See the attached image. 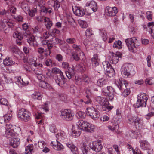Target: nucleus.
Wrapping results in <instances>:
<instances>
[{
    "label": "nucleus",
    "mask_w": 154,
    "mask_h": 154,
    "mask_svg": "<svg viewBox=\"0 0 154 154\" xmlns=\"http://www.w3.org/2000/svg\"><path fill=\"white\" fill-rule=\"evenodd\" d=\"M108 128L112 131L118 133L119 132L118 129L119 128V126L116 125L112 126L109 125L108 126Z\"/></svg>",
    "instance_id": "35"
},
{
    "label": "nucleus",
    "mask_w": 154,
    "mask_h": 154,
    "mask_svg": "<svg viewBox=\"0 0 154 154\" xmlns=\"http://www.w3.org/2000/svg\"><path fill=\"white\" fill-rule=\"evenodd\" d=\"M43 44L47 45L48 49L50 50L53 47V45L52 43H48V42L45 41Z\"/></svg>",
    "instance_id": "60"
},
{
    "label": "nucleus",
    "mask_w": 154,
    "mask_h": 154,
    "mask_svg": "<svg viewBox=\"0 0 154 154\" xmlns=\"http://www.w3.org/2000/svg\"><path fill=\"white\" fill-rule=\"evenodd\" d=\"M51 145L55 149L57 150H60L63 148V146L57 140L56 142H51Z\"/></svg>",
    "instance_id": "22"
},
{
    "label": "nucleus",
    "mask_w": 154,
    "mask_h": 154,
    "mask_svg": "<svg viewBox=\"0 0 154 154\" xmlns=\"http://www.w3.org/2000/svg\"><path fill=\"white\" fill-rule=\"evenodd\" d=\"M69 66L68 63L67 62H63L62 63V67L64 69H67Z\"/></svg>",
    "instance_id": "64"
},
{
    "label": "nucleus",
    "mask_w": 154,
    "mask_h": 154,
    "mask_svg": "<svg viewBox=\"0 0 154 154\" xmlns=\"http://www.w3.org/2000/svg\"><path fill=\"white\" fill-rule=\"evenodd\" d=\"M67 146L69 148L73 154H79L78 148L72 143H67Z\"/></svg>",
    "instance_id": "26"
},
{
    "label": "nucleus",
    "mask_w": 154,
    "mask_h": 154,
    "mask_svg": "<svg viewBox=\"0 0 154 154\" xmlns=\"http://www.w3.org/2000/svg\"><path fill=\"white\" fill-rule=\"evenodd\" d=\"M45 143L43 141H39L38 143V147L41 149H43L45 146Z\"/></svg>",
    "instance_id": "58"
},
{
    "label": "nucleus",
    "mask_w": 154,
    "mask_h": 154,
    "mask_svg": "<svg viewBox=\"0 0 154 154\" xmlns=\"http://www.w3.org/2000/svg\"><path fill=\"white\" fill-rule=\"evenodd\" d=\"M48 4L53 6L54 10L57 11L60 7V3L54 1V0H50L48 2Z\"/></svg>",
    "instance_id": "24"
},
{
    "label": "nucleus",
    "mask_w": 154,
    "mask_h": 154,
    "mask_svg": "<svg viewBox=\"0 0 154 154\" xmlns=\"http://www.w3.org/2000/svg\"><path fill=\"white\" fill-rule=\"evenodd\" d=\"M148 98L145 93H140L137 96V100L136 103L133 105L135 108L140 107H145L146 105V101Z\"/></svg>",
    "instance_id": "3"
},
{
    "label": "nucleus",
    "mask_w": 154,
    "mask_h": 154,
    "mask_svg": "<svg viewBox=\"0 0 154 154\" xmlns=\"http://www.w3.org/2000/svg\"><path fill=\"white\" fill-rule=\"evenodd\" d=\"M72 57L75 60L78 61L80 59L79 57L76 53H72Z\"/></svg>",
    "instance_id": "57"
},
{
    "label": "nucleus",
    "mask_w": 154,
    "mask_h": 154,
    "mask_svg": "<svg viewBox=\"0 0 154 154\" xmlns=\"http://www.w3.org/2000/svg\"><path fill=\"white\" fill-rule=\"evenodd\" d=\"M147 19L149 21L152 19V12L150 11H147L146 13Z\"/></svg>",
    "instance_id": "59"
},
{
    "label": "nucleus",
    "mask_w": 154,
    "mask_h": 154,
    "mask_svg": "<svg viewBox=\"0 0 154 154\" xmlns=\"http://www.w3.org/2000/svg\"><path fill=\"white\" fill-rule=\"evenodd\" d=\"M32 97L34 99L41 100L42 97V95L41 93L35 92L32 95Z\"/></svg>",
    "instance_id": "33"
},
{
    "label": "nucleus",
    "mask_w": 154,
    "mask_h": 154,
    "mask_svg": "<svg viewBox=\"0 0 154 154\" xmlns=\"http://www.w3.org/2000/svg\"><path fill=\"white\" fill-rule=\"evenodd\" d=\"M105 11L107 16H114L118 12V9L116 7L111 8L108 6L106 7Z\"/></svg>",
    "instance_id": "16"
},
{
    "label": "nucleus",
    "mask_w": 154,
    "mask_h": 154,
    "mask_svg": "<svg viewBox=\"0 0 154 154\" xmlns=\"http://www.w3.org/2000/svg\"><path fill=\"white\" fill-rule=\"evenodd\" d=\"M113 46L114 48H116L118 49H121L122 47V42L119 40L116 41L114 43Z\"/></svg>",
    "instance_id": "42"
},
{
    "label": "nucleus",
    "mask_w": 154,
    "mask_h": 154,
    "mask_svg": "<svg viewBox=\"0 0 154 154\" xmlns=\"http://www.w3.org/2000/svg\"><path fill=\"white\" fill-rule=\"evenodd\" d=\"M93 34L92 30L90 29H87L85 32V35L88 38H89Z\"/></svg>",
    "instance_id": "56"
},
{
    "label": "nucleus",
    "mask_w": 154,
    "mask_h": 154,
    "mask_svg": "<svg viewBox=\"0 0 154 154\" xmlns=\"http://www.w3.org/2000/svg\"><path fill=\"white\" fill-rule=\"evenodd\" d=\"M67 69L68 71H66V74L67 77L68 79H70L73 76L75 75V72L74 70V68L72 66H70Z\"/></svg>",
    "instance_id": "21"
},
{
    "label": "nucleus",
    "mask_w": 154,
    "mask_h": 154,
    "mask_svg": "<svg viewBox=\"0 0 154 154\" xmlns=\"http://www.w3.org/2000/svg\"><path fill=\"white\" fill-rule=\"evenodd\" d=\"M111 55L109 56L110 63L114 64H116L119 61V58L122 57V54L120 53H116V54L111 52Z\"/></svg>",
    "instance_id": "14"
},
{
    "label": "nucleus",
    "mask_w": 154,
    "mask_h": 154,
    "mask_svg": "<svg viewBox=\"0 0 154 154\" xmlns=\"http://www.w3.org/2000/svg\"><path fill=\"white\" fill-rule=\"evenodd\" d=\"M89 123L87 122L84 121H81L79 123V125H80V129H82L83 131H85L88 125H89Z\"/></svg>",
    "instance_id": "29"
},
{
    "label": "nucleus",
    "mask_w": 154,
    "mask_h": 154,
    "mask_svg": "<svg viewBox=\"0 0 154 154\" xmlns=\"http://www.w3.org/2000/svg\"><path fill=\"white\" fill-rule=\"evenodd\" d=\"M140 146L143 150L148 149L149 148L150 145L149 143L146 140H141L140 141Z\"/></svg>",
    "instance_id": "25"
},
{
    "label": "nucleus",
    "mask_w": 154,
    "mask_h": 154,
    "mask_svg": "<svg viewBox=\"0 0 154 154\" xmlns=\"http://www.w3.org/2000/svg\"><path fill=\"white\" fill-rule=\"evenodd\" d=\"M22 7L23 8V9L24 11H26V12L27 13V11L29 9L28 7V5L27 4H23L22 5Z\"/></svg>",
    "instance_id": "63"
},
{
    "label": "nucleus",
    "mask_w": 154,
    "mask_h": 154,
    "mask_svg": "<svg viewBox=\"0 0 154 154\" xmlns=\"http://www.w3.org/2000/svg\"><path fill=\"white\" fill-rule=\"evenodd\" d=\"M66 41L68 44H72L75 43L76 42V40L74 38H69L66 39Z\"/></svg>",
    "instance_id": "54"
},
{
    "label": "nucleus",
    "mask_w": 154,
    "mask_h": 154,
    "mask_svg": "<svg viewBox=\"0 0 154 154\" xmlns=\"http://www.w3.org/2000/svg\"><path fill=\"white\" fill-rule=\"evenodd\" d=\"M133 69V66L130 64H124L121 70L122 76L125 78L130 77L131 75V72Z\"/></svg>",
    "instance_id": "7"
},
{
    "label": "nucleus",
    "mask_w": 154,
    "mask_h": 154,
    "mask_svg": "<svg viewBox=\"0 0 154 154\" xmlns=\"http://www.w3.org/2000/svg\"><path fill=\"white\" fill-rule=\"evenodd\" d=\"M35 40V37L33 35H29L27 39V42L30 45L34 46L33 42Z\"/></svg>",
    "instance_id": "39"
},
{
    "label": "nucleus",
    "mask_w": 154,
    "mask_h": 154,
    "mask_svg": "<svg viewBox=\"0 0 154 154\" xmlns=\"http://www.w3.org/2000/svg\"><path fill=\"white\" fill-rule=\"evenodd\" d=\"M75 104L76 106L80 107H82L83 105H85L83 103V99H81L75 101Z\"/></svg>",
    "instance_id": "53"
},
{
    "label": "nucleus",
    "mask_w": 154,
    "mask_h": 154,
    "mask_svg": "<svg viewBox=\"0 0 154 154\" xmlns=\"http://www.w3.org/2000/svg\"><path fill=\"white\" fill-rule=\"evenodd\" d=\"M13 37L14 38H17V39H22L23 36L22 34L18 31H15L13 34Z\"/></svg>",
    "instance_id": "48"
},
{
    "label": "nucleus",
    "mask_w": 154,
    "mask_h": 154,
    "mask_svg": "<svg viewBox=\"0 0 154 154\" xmlns=\"http://www.w3.org/2000/svg\"><path fill=\"white\" fill-rule=\"evenodd\" d=\"M52 61L50 59H47L45 61V65L47 66L53 67L55 66L56 64L55 63L52 62Z\"/></svg>",
    "instance_id": "36"
},
{
    "label": "nucleus",
    "mask_w": 154,
    "mask_h": 154,
    "mask_svg": "<svg viewBox=\"0 0 154 154\" xmlns=\"http://www.w3.org/2000/svg\"><path fill=\"white\" fill-rule=\"evenodd\" d=\"M95 100L98 103L102 106V109L105 111H109L113 108V106H108L109 102L106 98L103 97L98 96L95 98Z\"/></svg>",
    "instance_id": "5"
},
{
    "label": "nucleus",
    "mask_w": 154,
    "mask_h": 154,
    "mask_svg": "<svg viewBox=\"0 0 154 154\" xmlns=\"http://www.w3.org/2000/svg\"><path fill=\"white\" fill-rule=\"evenodd\" d=\"M83 103L85 105H89L91 104L92 101L88 95H86L85 97L84 98Z\"/></svg>",
    "instance_id": "38"
},
{
    "label": "nucleus",
    "mask_w": 154,
    "mask_h": 154,
    "mask_svg": "<svg viewBox=\"0 0 154 154\" xmlns=\"http://www.w3.org/2000/svg\"><path fill=\"white\" fill-rule=\"evenodd\" d=\"M49 129L50 131L53 133H56L57 131L55 126L54 125H50Z\"/></svg>",
    "instance_id": "50"
},
{
    "label": "nucleus",
    "mask_w": 154,
    "mask_h": 154,
    "mask_svg": "<svg viewBox=\"0 0 154 154\" xmlns=\"http://www.w3.org/2000/svg\"><path fill=\"white\" fill-rule=\"evenodd\" d=\"M61 114L63 116V118L67 121H70L72 119L73 116L71 111L70 109H64L62 110L61 112Z\"/></svg>",
    "instance_id": "15"
},
{
    "label": "nucleus",
    "mask_w": 154,
    "mask_h": 154,
    "mask_svg": "<svg viewBox=\"0 0 154 154\" xmlns=\"http://www.w3.org/2000/svg\"><path fill=\"white\" fill-rule=\"evenodd\" d=\"M95 130L94 126L92 124L89 123V125H88L86 132L90 133H92L94 132Z\"/></svg>",
    "instance_id": "40"
},
{
    "label": "nucleus",
    "mask_w": 154,
    "mask_h": 154,
    "mask_svg": "<svg viewBox=\"0 0 154 154\" xmlns=\"http://www.w3.org/2000/svg\"><path fill=\"white\" fill-rule=\"evenodd\" d=\"M90 148L96 152L100 151L102 149V146L100 142L99 141H94L89 144Z\"/></svg>",
    "instance_id": "12"
},
{
    "label": "nucleus",
    "mask_w": 154,
    "mask_h": 154,
    "mask_svg": "<svg viewBox=\"0 0 154 154\" xmlns=\"http://www.w3.org/2000/svg\"><path fill=\"white\" fill-rule=\"evenodd\" d=\"M115 84L121 91L124 90L122 92L123 96H126L130 94L129 89L127 88L128 85V81L125 80H123L121 78L117 79Z\"/></svg>",
    "instance_id": "1"
},
{
    "label": "nucleus",
    "mask_w": 154,
    "mask_h": 154,
    "mask_svg": "<svg viewBox=\"0 0 154 154\" xmlns=\"http://www.w3.org/2000/svg\"><path fill=\"white\" fill-rule=\"evenodd\" d=\"M100 35L101 36L102 39L104 41L106 40L108 38V36L106 31L103 29H99Z\"/></svg>",
    "instance_id": "28"
},
{
    "label": "nucleus",
    "mask_w": 154,
    "mask_h": 154,
    "mask_svg": "<svg viewBox=\"0 0 154 154\" xmlns=\"http://www.w3.org/2000/svg\"><path fill=\"white\" fill-rule=\"evenodd\" d=\"M36 2L39 7L42 8L41 9V13L43 15H45L47 13H51L52 11V9L51 8H47L44 6L45 4V2L43 0H36Z\"/></svg>",
    "instance_id": "11"
},
{
    "label": "nucleus",
    "mask_w": 154,
    "mask_h": 154,
    "mask_svg": "<svg viewBox=\"0 0 154 154\" xmlns=\"http://www.w3.org/2000/svg\"><path fill=\"white\" fill-rule=\"evenodd\" d=\"M56 137L60 140H63L66 137V135L63 131H61L56 134Z\"/></svg>",
    "instance_id": "34"
},
{
    "label": "nucleus",
    "mask_w": 154,
    "mask_h": 154,
    "mask_svg": "<svg viewBox=\"0 0 154 154\" xmlns=\"http://www.w3.org/2000/svg\"><path fill=\"white\" fill-rule=\"evenodd\" d=\"M102 64L104 70L106 71L107 73H110L114 70L108 61H104L103 62Z\"/></svg>",
    "instance_id": "20"
},
{
    "label": "nucleus",
    "mask_w": 154,
    "mask_h": 154,
    "mask_svg": "<svg viewBox=\"0 0 154 154\" xmlns=\"http://www.w3.org/2000/svg\"><path fill=\"white\" fill-rule=\"evenodd\" d=\"M34 146L32 144L29 145L25 148V153L26 154H32L33 152Z\"/></svg>",
    "instance_id": "30"
},
{
    "label": "nucleus",
    "mask_w": 154,
    "mask_h": 154,
    "mask_svg": "<svg viewBox=\"0 0 154 154\" xmlns=\"http://www.w3.org/2000/svg\"><path fill=\"white\" fill-rule=\"evenodd\" d=\"M20 143V139L18 137H13L10 141V145L14 148L17 147Z\"/></svg>",
    "instance_id": "23"
},
{
    "label": "nucleus",
    "mask_w": 154,
    "mask_h": 154,
    "mask_svg": "<svg viewBox=\"0 0 154 154\" xmlns=\"http://www.w3.org/2000/svg\"><path fill=\"white\" fill-rule=\"evenodd\" d=\"M72 136L74 137H76L79 136L81 134L80 131H79V130L78 131L77 130H74L72 131Z\"/></svg>",
    "instance_id": "51"
},
{
    "label": "nucleus",
    "mask_w": 154,
    "mask_h": 154,
    "mask_svg": "<svg viewBox=\"0 0 154 154\" xmlns=\"http://www.w3.org/2000/svg\"><path fill=\"white\" fill-rule=\"evenodd\" d=\"M51 72L55 75L54 77L56 82L62 87L64 84V78L62 72L59 69L55 67L52 69Z\"/></svg>",
    "instance_id": "2"
},
{
    "label": "nucleus",
    "mask_w": 154,
    "mask_h": 154,
    "mask_svg": "<svg viewBox=\"0 0 154 154\" xmlns=\"http://www.w3.org/2000/svg\"><path fill=\"white\" fill-rule=\"evenodd\" d=\"M72 10L74 13L78 16H82L85 14V11L80 7L72 6Z\"/></svg>",
    "instance_id": "17"
},
{
    "label": "nucleus",
    "mask_w": 154,
    "mask_h": 154,
    "mask_svg": "<svg viewBox=\"0 0 154 154\" xmlns=\"http://www.w3.org/2000/svg\"><path fill=\"white\" fill-rule=\"evenodd\" d=\"M16 83L19 85L21 86L22 85L23 86L24 85H26L25 83L23 81V79H21L19 77L17 79L16 81Z\"/></svg>",
    "instance_id": "49"
},
{
    "label": "nucleus",
    "mask_w": 154,
    "mask_h": 154,
    "mask_svg": "<svg viewBox=\"0 0 154 154\" xmlns=\"http://www.w3.org/2000/svg\"><path fill=\"white\" fill-rule=\"evenodd\" d=\"M5 134L7 138H9L14 136L15 134L12 125L6 124L5 127Z\"/></svg>",
    "instance_id": "13"
},
{
    "label": "nucleus",
    "mask_w": 154,
    "mask_h": 154,
    "mask_svg": "<svg viewBox=\"0 0 154 154\" xmlns=\"http://www.w3.org/2000/svg\"><path fill=\"white\" fill-rule=\"evenodd\" d=\"M81 150L83 154H87L88 151V148L84 144H83L81 146Z\"/></svg>",
    "instance_id": "43"
},
{
    "label": "nucleus",
    "mask_w": 154,
    "mask_h": 154,
    "mask_svg": "<svg viewBox=\"0 0 154 154\" xmlns=\"http://www.w3.org/2000/svg\"><path fill=\"white\" fill-rule=\"evenodd\" d=\"M33 33H35L41 31V29L38 26H36L32 28Z\"/></svg>",
    "instance_id": "61"
},
{
    "label": "nucleus",
    "mask_w": 154,
    "mask_h": 154,
    "mask_svg": "<svg viewBox=\"0 0 154 154\" xmlns=\"http://www.w3.org/2000/svg\"><path fill=\"white\" fill-rule=\"evenodd\" d=\"M86 6L89 7V10L91 13L96 12L97 11V3L94 1H91L89 2H88L86 4Z\"/></svg>",
    "instance_id": "19"
},
{
    "label": "nucleus",
    "mask_w": 154,
    "mask_h": 154,
    "mask_svg": "<svg viewBox=\"0 0 154 154\" xmlns=\"http://www.w3.org/2000/svg\"><path fill=\"white\" fill-rule=\"evenodd\" d=\"M145 83L149 85H152L154 83V78L152 77L149 78L145 80Z\"/></svg>",
    "instance_id": "47"
},
{
    "label": "nucleus",
    "mask_w": 154,
    "mask_h": 154,
    "mask_svg": "<svg viewBox=\"0 0 154 154\" xmlns=\"http://www.w3.org/2000/svg\"><path fill=\"white\" fill-rule=\"evenodd\" d=\"M83 81L88 84L90 82V80L89 77L87 75L83 76L82 78Z\"/></svg>",
    "instance_id": "55"
},
{
    "label": "nucleus",
    "mask_w": 154,
    "mask_h": 154,
    "mask_svg": "<svg viewBox=\"0 0 154 154\" xmlns=\"http://www.w3.org/2000/svg\"><path fill=\"white\" fill-rule=\"evenodd\" d=\"M82 79L79 76H75V84L78 85H81L82 83Z\"/></svg>",
    "instance_id": "44"
},
{
    "label": "nucleus",
    "mask_w": 154,
    "mask_h": 154,
    "mask_svg": "<svg viewBox=\"0 0 154 154\" xmlns=\"http://www.w3.org/2000/svg\"><path fill=\"white\" fill-rule=\"evenodd\" d=\"M44 20L45 22V25L47 29H50L53 24L52 21L49 18L47 17L45 18Z\"/></svg>",
    "instance_id": "27"
},
{
    "label": "nucleus",
    "mask_w": 154,
    "mask_h": 154,
    "mask_svg": "<svg viewBox=\"0 0 154 154\" xmlns=\"http://www.w3.org/2000/svg\"><path fill=\"white\" fill-rule=\"evenodd\" d=\"M143 27L146 30L149 32L151 36L154 38V22H149L148 23L147 26L143 25Z\"/></svg>",
    "instance_id": "18"
},
{
    "label": "nucleus",
    "mask_w": 154,
    "mask_h": 154,
    "mask_svg": "<svg viewBox=\"0 0 154 154\" xmlns=\"http://www.w3.org/2000/svg\"><path fill=\"white\" fill-rule=\"evenodd\" d=\"M125 42L129 50L132 52H134L140 44L138 40L135 37L125 39Z\"/></svg>",
    "instance_id": "4"
},
{
    "label": "nucleus",
    "mask_w": 154,
    "mask_h": 154,
    "mask_svg": "<svg viewBox=\"0 0 154 154\" xmlns=\"http://www.w3.org/2000/svg\"><path fill=\"white\" fill-rule=\"evenodd\" d=\"M77 117L80 119H84L86 117L85 113L82 111H79L76 114Z\"/></svg>",
    "instance_id": "41"
},
{
    "label": "nucleus",
    "mask_w": 154,
    "mask_h": 154,
    "mask_svg": "<svg viewBox=\"0 0 154 154\" xmlns=\"http://www.w3.org/2000/svg\"><path fill=\"white\" fill-rule=\"evenodd\" d=\"M36 9L35 8H33L32 9H29L27 11V13H28L30 16L33 17L35 15V13L36 12Z\"/></svg>",
    "instance_id": "45"
},
{
    "label": "nucleus",
    "mask_w": 154,
    "mask_h": 154,
    "mask_svg": "<svg viewBox=\"0 0 154 154\" xmlns=\"http://www.w3.org/2000/svg\"><path fill=\"white\" fill-rule=\"evenodd\" d=\"M0 96V103L1 104L7 106L8 104V103L7 100L4 98H1Z\"/></svg>",
    "instance_id": "52"
},
{
    "label": "nucleus",
    "mask_w": 154,
    "mask_h": 154,
    "mask_svg": "<svg viewBox=\"0 0 154 154\" xmlns=\"http://www.w3.org/2000/svg\"><path fill=\"white\" fill-rule=\"evenodd\" d=\"M51 32L52 33V35L55 36L57 34L59 33L60 31L57 29L54 28L52 29Z\"/></svg>",
    "instance_id": "62"
},
{
    "label": "nucleus",
    "mask_w": 154,
    "mask_h": 154,
    "mask_svg": "<svg viewBox=\"0 0 154 154\" xmlns=\"http://www.w3.org/2000/svg\"><path fill=\"white\" fill-rule=\"evenodd\" d=\"M3 63L5 65L9 66L12 65L14 63L11 57H7L3 60Z\"/></svg>",
    "instance_id": "31"
},
{
    "label": "nucleus",
    "mask_w": 154,
    "mask_h": 154,
    "mask_svg": "<svg viewBox=\"0 0 154 154\" xmlns=\"http://www.w3.org/2000/svg\"><path fill=\"white\" fill-rule=\"evenodd\" d=\"M128 122L133 125L137 126L141 123L140 119L137 116L128 114L127 117Z\"/></svg>",
    "instance_id": "10"
},
{
    "label": "nucleus",
    "mask_w": 154,
    "mask_h": 154,
    "mask_svg": "<svg viewBox=\"0 0 154 154\" xmlns=\"http://www.w3.org/2000/svg\"><path fill=\"white\" fill-rule=\"evenodd\" d=\"M115 92V90L111 86H108L106 88H103L102 90V92L103 94L107 96L109 100L110 101H112L114 99Z\"/></svg>",
    "instance_id": "8"
},
{
    "label": "nucleus",
    "mask_w": 154,
    "mask_h": 154,
    "mask_svg": "<svg viewBox=\"0 0 154 154\" xmlns=\"http://www.w3.org/2000/svg\"><path fill=\"white\" fill-rule=\"evenodd\" d=\"M36 110L35 107H33L32 108V111L34 112V116H35V118L38 119H40L42 117V114L38 113V112H36Z\"/></svg>",
    "instance_id": "37"
},
{
    "label": "nucleus",
    "mask_w": 154,
    "mask_h": 154,
    "mask_svg": "<svg viewBox=\"0 0 154 154\" xmlns=\"http://www.w3.org/2000/svg\"><path fill=\"white\" fill-rule=\"evenodd\" d=\"M11 114H6L3 116V119H4L5 122H7L11 119Z\"/></svg>",
    "instance_id": "46"
},
{
    "label": "nucleus",
    "mask_w": 154,
    "mask_h": 154,
    "mask_svg": "<svg viewBox=\"0 0 154 154\" xmlns=\"http://www.w3.org/2000/svg\"><path fill=\"white\" fill-rule=\"evenodd\" d=\"M31 113L24 109L19 110L17 114V117L20 118L21 120L27 122L31 119Z\"/></svg>",
    "instance_id": "6"
},
{
    "label": "nucleus",
    "mask_w": 154,
    "mask_h": 154,
    "mask_svg": "<svg viewBox=\"0 0 154 154\" xmlns=\"http://www.w3.org/2000/svg\"><path fill=\"white\" fill-rule=\"evenodd\" d=\"M99 108L97 109L93 107H91L86 108V113L94 120H97L99 117V112L98 111Z\"/></svg>",
    "instance_id": "9"
},
{
    "label": "nucleus",
    "mask_w": 154,
    "mask_h": 154,
    "mask_svg": "<svg viewBox=\"0 0 154 154\" xmlns=\"http://www.w3.org/2000/svg\"><path fill=\"white\" fill-rule=\"evenodd\" d=\"M106 80L103 78L99 79L97 83V86L100 87H103L104 85H106Z\"/></svg>",
    "instance_id": "32"
}]
</instances>
